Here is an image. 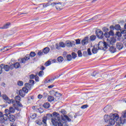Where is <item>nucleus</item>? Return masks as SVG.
<instances>
[{
  "mask_svg": "<svg viewBox=\"0 0 126 126\" xmlns=\"http://www.w3.org/2000/svg\"><path fill=\"white\" fill-rule=\"evenodd\" d=\"M116 48L118 50H121L124 48V45L122 42H117L116 43Z\"/></svg>",
  "mask_w": 126,
  "mask_h": 126,
  "instance_id": "nucleus-17",
  "label": "nucleus"
},
{
  "mask_svg": "<svg viewBox=\"0 0 126 126\" xmlns=\"http://www.w3.org/2000/svg\"><path fill=\"white\" fill-rule=\"evenodd\" d=\"M88 54L89 56H91V55H92V53H91V49L90 48L88 49Z\"/></svg>",
  "mask_w": 126,
  "mask_h": 126,
  "instance_id": "nucleus-52",
  "label": "nucleus"
},
{
  "mask_svg": "<svg viewBox=\"0 0 126 126\" xmlns=\"http://www.w3.org/2000/svg\"><path fill=\"white\" fill-rule=\"evenodd\" d=\"M96 35H92L90 37V40L91 41H95L96 40Z\"/></svg>",
  "mask_w": 126,
  "mask_h": 126,
  "instance_id": "nucleus-28",
  "label": "nucleus"
},
{
  "mask_svg": "<svg viewBox=\"0 0 126 126\" xmlns=\"http://www.w3.org/2000/svg\"><path fill=\"white\" fill-rule=\"evenodd\" d=\"M107 47H109V50L112 54H114V53H116L117 52V49L116 47H114L113 45H107Z\"/></svg>",
  "mask_w": 126,
  "mask_h": 126,
  "instance_id": "nucleus-12",
  "label": "nucleus"
},
{
  "mask_svg": "<svg viewBox=\"0 0 126 126\" xmlns=\"http://www.w3.org/2000/svg\"><path fill=\"white\" fill-rule=\"evenodd\" d=\"M50 52V48L45 47L42 51V50H40L37 53L38 56H43L44 54H48Z\"/></svg>",
  "mask_w": 126,
  "mask_h": 126,
  "instance_id": "nucleus-5",
  "label": "nucleus"
},
{
  "mask_svg": "<svg viewBox=\"0 0 126 126\" xmlns=\"http://www.w3.org/2000/svg\"><path fill=\"white\" fill-rule=\"evenodd\" d=\"M103 110L105 113H109L112 111V106L107 105L104 108Z\"/></svg>",
  "mask_w": 126,
  "mask_h": 126,
  "instance_id": "nucleus-15",
  "label": "nucleus"
},
{
  "mask_svg": "<svg viewBox=\"0 0 126 126\" xmlns=\"http://www.w3.org/2000/svg\"><path fill=\"white\" fill-rule=\"evenodd\" d=\"M37 117V115L36 114L34 113L31 116V118L32 119H35Z\"/></svg>",
  "mask_w": 126,
  "mask_h": 126,
  "instance_id": "nucleus-59",
  "label": "nucleus"
},
{
  "mask_svg": "<svg viewBox=\"0 0 126 126\" xmlns=\"http://www.w3.org/2000/svg\"><path fill=\"white\" fill-rule=\"evenodd\" d=\"M54 96H56V97H60V96H62V94L58 93V92H56L54 94Z\"/></svg>",
  "mask_w": 126,
  "mask_h": 126,
  "instance_id": "nucleus-43",
  "label": "nucleus"
},
{
  "mask_svg": "<svg viewBox=\"0 0 126 126\" xmlns=\"http://www.w3.org/2000/svg\"><path fill=\"white\" fill-rule=\"evenodd\" d=\"M20 63L17 62L14 64V67L15 68H19L20 67Z\"/></svg>",
  "mask_w": 126,
  "mask_h": 126,
  "instance_id": "nucleus-26",
  "label": "nucleus"
},
{
  "mask_svg": "<svg viewBox=\"0 0 126 126\" xmlns=\"http://www.w3.org/2000/svg\"><path fill=\"white\" fill-rule=\"evenodd\" d=\"M51 107V105H50V103L49 102H45L43 105V107L45 108V109H49Z\"/></svg>",
  "mask_w": 126,
  "mask_h": 126,
  "instance_id": "nucleus-23",
  "label": "nucleus"
},
{
  "mask_svg": "<svg viewBox=\"0 0 126 126\" xmlns=\"http://www.w3.org/2000/svg\"><path fill=\"white\" fill-rule=\"evenodd\" d=\"M2 118H3V119H0V121H2L1 123H4L3 121H7L8 115V114H4Z\"/></svg>",
  "mask_w": 126,
  "mask_h": 126,
  "instance_id": "nucleus-21",
  "label": "nucleus"
},
{
  "mask_svg": "<svg viewBox=\"0 0 126 126\" xmlns=\"http://www.w3.org/2000/svg\"><path fill=\"white\" fill-rule=\"evenodd\" d=\"M51 64H52V62H51V61H48L45 63V66H49V65H50Z\"/></svg>",
  "mask_w": 126,
  "mask_h": 126,
  "instance_id": "nucleus-38",
  "label": "nucleus"
},
{
  "mask_svg": "<svg viewBox=\"0 0 126 126\" xmlns=\"http://www.w3.org/2000/svg\"><path fill=\"white\" fill-rule=\"evenodd\" d=\"M88 105L87 104H85V105H82L81 108V109H86V108H88Z\"/></svg>",
  "mask_w": 126,
  "mask_h": 126,
  "instance_id": "nucleus-51",
  "label": "nucleus"
},
{
  "mask_svg": "<svg viewBox=\"0 0 126 126\" xmlns=\"http://www.w3.org/2000/svg\"><path fill=\"white\" fill-rule=\"evenodd\" d=\"M110 33H109V32H106L103 34V37H105V38H110Z\"/></svg>",
  "mask_w": 126,
  "mask_h": 126,
  "instance_id": "nucleus-35",
  "label": "nucleus"
},
{
  "mask_svg": "<svg viewBox=\"0 0 126 126\" xmlns=\"http://www.w3.org/2000/svg\"><path fill=\"white\" fill-rule=\"evenodd\" d=\"M76 45H79L80 44V39H77L75 40Z\"/></svg>",
  "mask_w": 126,
  "mask_h": 126,
  "instance_id": "nucleus-54",
  "label": "nucleus"
},
{
  "mask_svg": "<svg viewBox=\"0 0 126 126\" xmlns=\"http://www.w3.org/2000/svg\"><path fill=\"white\" fill-rule=\"evenodd\" d=\"M72 56L73 59H74L77 57V55L74 52L72 53Z\"/></svg>",
  "mask_w": 126,
  "mask_h": 126,
  "instance_id": "nucleus-46",
  "label": "nucleus"
},
{
  "mask_svg": "<svg viewBox=\"0 0 126 126\" xmlns=\"http://www.w3.org/2000/svg\"><path fill=\"white\" fill-rule=\"evenodd\" d=\"M53 116L55 118H53L52 123L54 126H68L66 122H63L60 117V114L56 112H53Z\"/></svg>",
  "mask_w": 126,
  "mask_h": 126,
  "instance_id": "nucleus-1",
  "label": "nucleus"
},
{
  "mask_svg": "<svg viewBox=\"0 0 126 126\" xmlns=\"http://www.w3.org/2000/svg\"><path fill=\"white\" fill-rule=\"evenodd\" d=\"M2 98L5 101H6V103H8V104H11V103L13 104V103H14V100L12 99H10L5 94L3 95Z\"/></svg>",
  "mask_w": 126,
  "mask_h": 126,
  "instance_id": "nucleus-10",
  "label": "nucleus"
},
{
  "mask_svg": "<svg viewBox=\"0 0 126 126\" xmlns=\"http://www.w3.org/2000/svg\"><path fill=\"white\" fill-rule=\"evenodd\" d=\"M29 56H30V57L34 58L36 56V53L34 52H31Z\"/></svg>",
  "mask_w": 126,
  "mask_h": 126,
  "instance_id": "nucleus-36",
  "label": "nucleus"
},
{
  "mask_svg": "<svg viewBox=\"0 0 126 126\" xmlns=\"http://www.w3.org/2000/svg\"><path fill=\"white\" fill-rule=\"evenodd\" d=\"M95 34L98 39H103L104 38V33L100 30H96L95 31Z\"/></svg>",
  "mask_w": 126,
  "mask_h": 126,
  "instance_id": "nucleus-7",
  "label": "nucleus"
},
{
  "mask_svg": "<svg viewBox=\"0 0 126 126\" xmlns=\"http://www.w3.org/2000/svg\"><path fill=\"white\" fill-rule=\"evenodd\" d=\"M54 113L52 114L50 113H48L46 114V116H45L43 118V126H47V120H51V122L53 119H56V117L54 116Z\"/></svg>",
  "mask_w": 126,
  "mask_h": 126,
  "instance_id": "nucleus-3",
  "label": "nucleus"
},
{
  "mask_svg": "<svg viewBox=\"0 0 126 126\" xmlns=\"http://www.w3.org/2000/svg\"><path fill=\"white\" fill-rule=\"evenodd\" d=\"M116 36H118V37H121L122 36V33L120 32H118L116 33Z\"/></svg>",
  "mask_w": 126,
  "mask_h": 126,
  "instance_id": "nucleus-57",
  "label": "nucleus"
},
{
  "mask_svg": "<svg viewBox=\"0 0 126 126\" xmlns=\"http://www.w3.org/2000/svg\"><path fill=\"white\" fill-rule=\"evenodd\" d=\"M116 42H117V40L114 37H112L110 40L108 41L107 43L105 41L103 42V41H100L98 43V48H100L101 50L106 51L108 49V46H113Z\"/></svg>",
  "mask_w": 126,
  "mask_h": 126,
  "instance_id": "nucleus-2",
  "label": "nucleus"
},
{
  "mask_svg": "<svg viewBox=\"0 0 126 126\" xmlns=\"http://www.w3.org/2000/svg\"><path fill=\"white\" fill-rule=\"evenodd\" d=\"M9 26H10V23H7L6 24L4 25L3 27H2V29H7Z\"/></svg>",
  "mask_w": 126,
  "mask_h": 126,
  "instance_id": "nucleus-25",
  "label": "nucleus"
},
{
  "mask_svg": "<svg viewBox=\"0 0 126 126\" xmlns=\"http://www.w3.org/2000/svg\"><path fill=\"white\" fill-rule=\"evenodd\" d=\"M38 99H42L43 98V95L41 94H39L37 96Z\"/></svg>",
  "mask_w": 126,
  "mask_h": 126,
  "instance_id": "nucleus-61",
  "label": "nucleus"
},
{
  "mask_svg": "<svg viewBox=\"0 0 126 126\" xmlns=\"http://www.w3.org/2000/svg\"><path fill=\"white\" fill-rule=\"evenodd\" d=\"M2 64V68L5 70V71H8L10 69H9V65H5L4 64Z\"/></svg>",
  "mask_w": 126,
  "mask_h": 126,
  "instance_id": "nucleus-22",
  "label": "nucleus"
},
{
  "mask_svg": "<svg viewBox=\"0 0 126 126\" xmlns=\"http://www.w3.org/2000/svg\"><path fill=\"white\" fill-rule=\"evenodd\" d=\"M123 38L124 45H125V46H126V33L123 35Z\"/></svg>",
  "mask_w": 126,
  "mask_h": 126,
  "instance_id": "nucleus-40",
  "label": "nucleus"
},
{
  "mask_svg": "<svg viewBox=\"0 0 126 126\" xmlns=\"http://www.w3.org/2000/svg\"><path fill=\"white\" fill-rule=\"evenodd\" d=\"M122 118H119V119H122V121H125V120L126 123V119H125L126 118V110L122 112Z\"/></svg>",
  "mask_w": 126,
  "mask_h": 126,
  "instance_id": "nucleus-20",
  "label": "nucleus"
},
{
  "mask_svg": "<svg viewBox=\"0 0 126 126\" xmlns=\"http://www.w3.org/2000/svg\"><path fill=\"white\" fill-rule=\"evenodd\" d=\"M16 104H17V106L18 107H19L20 108H23V105H22L21 102H20V101L17 100Z\"/></svg>",
  "mask_w": 126,
  "mask_h": 126,
  "instance_id": "nucleus-29",
  "label": "nucleus"
},
{
  "mask_svg": "<svg viewBox=\"0 0 126 126\" xmlns=\"http://www.w3.org/2000/svg\"><path fill=\"white\" fill-rule=\"evenodd\" d=\"M102 31L106 33V32H108V31H109V29L106 27H104L102 28Z\"/></svg>",
  "mask_w": 126,
  "mask_h": 126,
  "instance_id": "nucleus-44",
  "label": "nucleus"
},
{
  "mask_svg": "<svg viewBox=\"0 0 126 126\" xmlns=\"http://www.w3.org/2000/svg\"><path fill=\"white\" fill-rule=\"evenodd\" d=\"M61 113H62V114H63V117H64V116H65V115H66V111H65L64 109L61 110Z\"/></svg>",
  "mask_w": 126,
  "mask_h": 126,
  "instance_id": "nucleus-37",
  "label": "nucleus"
},
{
  "mask_svg": "<svg viewBox=\"0 0 126 126\" xmlns=\"http://www.w3.org/2000/svg\"><path fill=\"white\" fill-rule=\"evenodd\" d=\"M36 76L34 75V74H32L29 76L30 79H34Z\"/></svg>",
  "mask_w": 126,
  "mask_h": 126,
  "instance_id": "nucleus-48",
  "label": "nucleus"
},
{
  "mask_svg": "<svg viewBox=\"0 0 126 126\" xmlns=\"http://www.w3.org/2000/svg\"><path fill=\"white\" fill-rule=\"evenodd\" d=\"M61 120L63 122H65V120H67L68 122H71V119H70V118L67 115H64V117L62 115Z\"/></svg>",
  "mask_w": 126,
  "mask_h": 126,
  "instance_id": "nucleus-13",
  "label": "nucleus"
},
{
  "mask_svg": "<svg viewBox=\"0 0 126 126\" xmlns=\"http://www.w3.org/2000/svg\"><path fill=\"white\" fill-rule=\"evenodd\" d=\"M73 43H74V41H70L69 40L66 41L65 42V46L67 47L68 48H70V47H72Z\"/></svg>",
  "mask_w": 126,
  "mask_h": 126,
  "instance_id": "nucleus-18",
  "label": "nucleus"
},
{
  "mask_svg": "<svg viewBox=\"0 0 126 126\" xmlns=\"http://www.w3.org/2000/svg\"><path fill=\"white\" fill-rule=\"evenodd\" d=\"M5 115H8L9 114H10V112L9 111V109L8 110V109H6L5 110Z\"/></svg>",
  "mask_w": 126,
  "mask_h": 126,
  "instance_id": "nucleus-50",
  "label": "nucleus"
},
{
  "mask_svg": "<svg viewBox=\"0 0 126 126\" xmlns=\"http://www.w3.org/2000/svg\"><path fill=\"white\" fill-rule=\"evenodd\" d=\"M99 73L96 71H94L92 74V76H96V74H98Z\"/></svg>",
  "mask_w": 126,
  "mask_h": 126,
  "instance_id": "nucleus-47",
  "label": "nucleus"
},
{
  "mask_svg": "<svg viewBox=\"0 0 126 126\" xmlns=\"http://www.w3.org/2000/svg\"><path fill=\"white\" fill-rule=\"evenodd\" d=\"M57 50H61V48H65V43L63 42H60L59 43H56L55 45Z\"/></svg>",
  "mask_w": 126,
  "mask_h": 126,
  "instance_id": "nucleus-9",
  "label": "nucleus"
},
{
  "mask_svg": "<svg viewBox=\"0 0 126 126\" xmlns=\"http://www.w3.org/2000/svg\"><path fill=\"white\" fill-rule=\"evenodd\" d=\"M29 84H31V85L33 86L34 85V80H30Z\"/></svg>",
  "mask_w": 126,
  "mask_h": 126,
  "instance_id": "nucleus-49",
  "label": "nucleus"
},
{
  "mask_svg": "<svg viewBox=\"0 0 126 126\" xmlns=\"http://www.w3.org/2000/svg\"><path fill=\"white\" fill-rule=\"evenodd\" d=\"M30 60V56L29 55H26L24 58L18 60L20 63H25L26 61Z\"/></svg>",
  "mask_w": 126,
  "mask_h": 126,
  "instance_id": "nucleus-6",
  "label": "nucleus"
},
{
  "mask_svg": "<svg viewBox=\"0 0 126 126\" xmlns=\"http://www.w3.org/2000/svg\"><path fill=\"white\" fill-rule=\"evenodd\" d=\"M35 81H39V77L38 76L35 75V77H34Z\"/></svg>",
  "mask_w": 126,
  "mask_h": 126,
  "instance_id": "nucleus-62",
  "label": "nucleus"
},
{
  "mask_svg": "<svg viewBox=\"0 0 126 126\" xmlns=\"http://www.w3.org/2000/svg\"><path fill=\"white\" fill-rule=\"evenodd\" d=\"M2 65L3 64L0 65V74H1L2 73Z\"/></svg>",
  "mask_w": 126,
  "mask_h": 126,
  "instance_id": "nucleus-55",
  "label": "nucleus"
},
{
  "mask_svg": "<svg viewBox=\"0 0 126 126\" xmlns=\"http://www.w3.org/2000/svg\"><path fill=\"white\" fill-rule=\"evenodd\" d=\"M14 68V64H12L11 65H10L9 66V69H13Z\"/></svg>",
  "mask_w": 126,
  "mask_h": 126,
  "instance_id": "nucleus-58",
  "label": "nucleus"
},
{
  "mask_svg": "<svg viewBox=\"0 0 126 126\" xmlns=\"http://www.w3.org/2000/svg\"><path fill=\"white\" fill-rule=\"evenodd\" d=\"M66 59L67 61H68V62H70V61L72 60V57H71V55L70 54H68L66 56Z\"/></svg>",
  "mask_w": 126,
  "mask_h": 126,
  "instance_id": "nucleus-31",
  "label": "nucleus"
},
{
  "mask_svg": "<svg viewBox=\"0 0 126 126\" xmlns=\"http://www.w3.org/2000/svg\"><path fill=\"white\" fill-rule=\"evenodd\" d=\"M98 50H102L99 48V44H98V46L95 47L94 46V48L92 50V52L93 54H96L98 52Z\"/></svg>",
  "mask_w": 126,
  "mask_h": 126,
  "instance_id": "nucleus-16",
  "label": "nucleus"
},
{
  "mask_svg": "<svg viewBox=\"0 0 126 126\" xmlns=\"http://www.w3.org/2000/svg\"><path fill=\"white\" fill-rule=\"evenodd\" d=\"M26 93H28V89L25 87L23 88L22 90L19 91V94L21 97H24Z\"/></svg>",
  "mask_w": 126,
  "mask_h": 126,
  "instance_id": "nucleus-8",
  "label": "nucleus"
},
{
  "mask_svg": "<svg viewBox=\"0 0 126 126\" xmlns=\"http://www.w3.org/2000/svg\"><path fill=\"white\" fill-rule=\"evenodd\" d=\"M9 110L10 111V113H11L12 114H13V113H15V109L12 107H10Z\"/></svg>",
  "mask_w": 126,
  "mask_h": 126,
  "instance_id": "nucleus-33",
  "label": "nucleus"
},
{
  "mask_svg": "<svg viewBox=\"0 0 126 126\" xmlns=\"http://www.w3.org/2000/svg\"><path fill=\"white\" fill-rule=\"evenodd\" d=\"M81 43L83 46L87 45V44L89 43V37H88V36L85 37L83 40H82Z\"/></svg>",
  "mask_w": 126,
  "mask_h": 126,
  "instance_id": "nucleus-11",
  "label": "nucleus"
},
{
  "mask_svg": "<svg viewBox=\"0 0 126 126\" xmlns=\"http://www.w3.org/2000/svg\"><path fill=\"white\" fill-rule=\"evenodd\" d=\"M15 101L16 102L17 101H21V97L19 95H17L15 97Z\"/></svg>",
  "mask_w": 126,
  "mask_h": 126,
  "instance_id": "nucleus-34",
  "label": "nucleus"
},
{
  "mask_svg": "<svg viewBox=\"0 0 126 126\" xmlns=\"http://www.w3.org/2000/svg\"><path fill=\"white\" fill-rule=\"evenodd\" d=\"M58 77L56 76L55 77V78H53L52 79H49L48 80V81L47 82V83H50V82H52V81H54V80H55V79H56V78H57Z\"/></svg>",
  "mask_w": 126,
  "mask_h": 126,
  "instance_id": "nucleus-42",
  "label": "nucleus"
},
{
  "mask_svg": "<svg viewBox=\"0 0 126 126\" xmlns=\"http://www.w3.org/2000/svg\"><path fill=\"white\" fill-rule=\"evenodd\" d=\"M25 88H27V89H28V90L29 89V90H30V89H31V87H32V86H32L31 84L28 83H26L25 84Z\"/></svg>",
  "mask_w": 126,
  "mask_h": 126,
  "instance_id": "nucleus-24",
  "label": "nucleus"
},
{
  "mask_svg": "<svg viewBox=\"0 0 126 126\" xmlns=\"http://www.w3.org/2000/svg\"><path fill=\"white\" fill-rule=\"evenodd\" d=\"M57 61L59 63H63V58L62 56H60L57 58Z\"/></svg>",
  "mask_w": 126,
  "mask_h": 126,
  "instance_id": "nucleus-30",
  "label": "nucleus"
},
{
  "mask_svg": "<svg viewBox=\"0 0 126 126\" xmlns=\"http://www.w3.org/2000/svg\"><path fill=\"white\" fill-rule=\"evenodd\" d=\"M35 122L37 125H39V126H41V125H44V123L43 122V119L42 121L41 120H37Z\"/></svg>",
  "mask_w": 126,
  "mask_h": 126,
  "instance_id": "nucleus-27",
  "label": "nucleus"
},
{
  "mask_svg": "<svg viewBox=\"0 0 126 126\" xmlns=\"http://www.w3.org/2000/svg\"><path fill=\"white\" fill-rule=\"evenodd\" d=\"M43 97H44V98H47V97H48V94H47L46 93H44Z\"/></svg>",
  "mask_w": 126,
  "mask_h": 126,
  "instance_id": "nucleus-63",
  "label": "nucleus"
},
{
  "mask_svg": "<svg viewBox=\"0 0 126 126\" xmlns=\"http://www.w3.org/2000/svg\"><path fill=\"white\" fill-rule=\"evenodd\" d=\"M38 111H39V112L40 113V114H42V113H44V109L40 108H38Z\"/></svg>",
  "mask_w": 126,
  "mask_h": 126,
  "instance_id": "nucleus-56",
  "label": "nucleus"
},
{
  "mask_svg": "<svg viewBox=\"0 0 126 126\" xmlns=\"http://www.w3.org/2000/svg\"><path fill=\"white\" fill-rule=\"evenodd\" d=\"M17 85L18 86H22L23 85V82L22 81H19L17 82Z\"/></svg>",
  "mask_w": 126,
  "mask_h": 126,
  "instance_id": "nucleus-41",
  "label": "nucleus"
},
{
  "mask_svg": "<svg viewBox=\"0 0 126 126\" xmlns=\"http://www.w3.org/2000/svg\"><path fill=\"white\" fill-rule=\"evenodd\" d=\"M84 57H86L87 56V52L84 51L83 53Z\"/></svg>",
  "mask_w": 126,
  "mask_h": 126,
  "instance_id": "nucleus-64",
  "label": "nucleus"
},
{
  "mask_svg": "<svg viewBox=\"0 0 126 126\" xmlns=\"http://www.w3.org/2000/svg\"><path fill=\"white\" fill-rule=\"evenodd\" d=\"M48 102H53L54 101L55 98L52 96H49L48 97Z\"/></svg>",
  "mask_w": 126,
  "mask_h": 126,
  "instance_id": "nucleus-32",
  "label": "nucleus"
},
{
  "mask_svg": "<svg viewBox=\"0 0 126 126\" xmlns=\"http://www.w3.org/2000/svg\"><path fill=\"white\" fill-rule=\"evenodd\" d=\"M43 75H44V72L43 71V70L40 71L38 73V76L41 77Z\"/></svg>",
  "mask_w": 126,
  "mask_h": 126,
  "instance_id": "nucleus-45",
  "label": "nucleus"
},
{
  "mask_svg": "<svg viewBox=\"0 0 126 126\" xmlns=\"http://www.w3.org/2000/svg\"><path fill=\"white\" fill-rule=\"evenodd\" d=\"M78 57H82V53L81 52V51L79 50L78 51Z\"/></svg>",
  "mask_w": 126,
  "mask_h": 126,
  "instance_id": "nucleus-53",
  "label": "nucleus"
},
{
  "mask_svg": "<svg viewBox=\"0 0 126 126\" xmlns=\"http://www.w3.org/2000/svg\"><path fill=\"white\" fill-rule=\"evenodd\" d=\"M113 30H111V31L108 32L109 35L110 36H114V35H115V33H114V31H113Z\"/></svg>",
  "mask_w": 126,
  "mask_h": 126,
  "instance_id": "nucleus-39",
  "label": "nucleus"
},
{
  "mask_svg": "<svg viewBox=\"0 0 126 126\" xmlns=\"http://www.w3.org/2000/svg\"><path fill=\"white\" fill-rule=\"evenodd\" d=\"M43 7H47V6H49V3H44L43 4Z\"/></svg>",
  "mask_w": 126,
  "mask_h": 126,
  "instance_id": "nucleus-60",
  "label": "nucleus"
},
{
  "mask_svg": "<svg viewBox=\"0 0 126 126\" xmlns=\"http://www.w3.org/2000/svg\"><path fill=\"white\" fill-rule=\"evenodd\" d=\"M8 119L10 122H11L12 123H13L15 122V116L13 115H10L8 117Z\"/></svg>",
  "mask_w": 126,
  "mask_h": 126,
  "instance_id": "nucleus-19",
  "label": "nucleus"
},
{
  "mask_svg": "<svg viewBox=\"0 0 126 126\" xmlns=\"http://www.w3.org/2000/svg\"><path fill=\"white\" fill-rule=\"evenodd\" d=\"M110 28L111 30H121V26L120 25L117 24L114 27V26H111Z\"/></svg>",
  "mask_w": 126,
  "mask_h": 126,
  "instance_id": "nucleus-14",
  "label": "nucleus"
},
{
  "mask_svg": "<svg viewBox=\"0 0 126 126\" xmlns=\"http://www.w3.org/2000/svg\"><path fill=\"white\" fill-rule=\"evenodd\" d=\"M51 5L52 6H55L56 9L57 10H62V9H63V4H62V3L60 2H53L52 3H51Z\"/></svg>",
  "mask_w": 126,
  "mask_h": 126,
  "instance_id": "nucleus-4",
  "label": "nucleus"
}]
</instances>
